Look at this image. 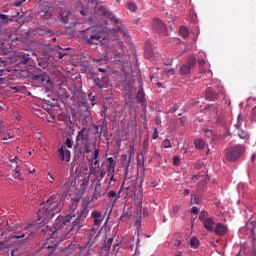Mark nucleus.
Masks as SVG:
<instances>
[{
	"instance_id": "ddd939ff",
	"label": "nucleus",
	"mask_w": 256,
	"mask_h": 256,
	"mask_svg": "<svg viewBox=\"0 0 256 256\" xmlns=\"http://www.w3.org/2000/svg\"><path fill=\"white\" fill-rule=\"evenodd\" d=\"M107 172H108V177H110V181H115V167H117V162L113 157L107 158Z\"/></svg>"
},
{
	"instance_id": "cd10ccee",
	"label": "nucleus",
	"mask_w": 256,
	"mask_h": 256,
	"mask_svg": "<svg viewBox=\"0 0 256 256\" xmlns=\"http://www.w3.org/2000/svg\"><path fill=\"white\" fill-rule=\"evenodd\" d=\"M101 182H98L95 186V189H94V193H93V196H92V199H99L101 198Z\"/></svg>"
},
{
	"instance_id": "e2e57ef3",
	"label": "nucleus",
	"mask_w": 256,
	"mask_h": 256,
	"mask_svg": "<svg viewBox=\"0 0 256 256\" xmlns=\"http://www.w3.org/2000/svg\"><path fill=\"white\" fill-rule=\"evenodd\" d=\"M191 213L193 215H199V208H197V206H193L191 209Z\"/></svg>"
},
{
	"instance_id": "a211bd4d",
	"label": "nucleus",
	"mask_w": 256,
	"mask_h": 256,
	"mask_svg": "<svg viewBox=\"0 0 256 256\" xmlns=\"http://www.w3.org/2000/svg\"><path fill=\"white\" fill-rule=\"evenodd\" d=\"M246 228L249 229L251 235H250V239L252 240V245L253 247H255V243H256V240H255V228H256V220H249L247 223H246Z\"/></svg>"
},
{
	"instance_id": "79ce46f5",
	"label": "nucleus",
	"mask_w": 256,
	"mask_h": 256,
	"mask_svg": "<svg viewBox=\"0 0 256 256\" xmlns=\"http://www.w3.org/2000/svg\"><path fill=\"white\" fill-rule=\"evenodd\" d=\"M43 53L44 55H48L49 51L53 50V47H51V44H44L42 45Z\"/></svg>"
},
{
	"instance_id": "72a5a7b5",
	"label": "nucleus",
	"mask_w": 256,
	"mask_h": 256,
	"mask_svg": "<svg viewBox=\"0 0 256 256\" xmlns=\"http://www.w3.org/2000/svg\"><path fill=\"white\" fill-rule=\"evenodd\" d=\"M105 129H108L107 128V118H103L100 131H96V134L98 135V137H101L103 135V131Z\"/></svg>"
},
{
	"instance_id": "5fc2aeb1",
	"label": "nucleus",
	"mask_w": 256,
	"mask_h": 256,
	"mask_svg": "<svg viewBox=\"0 0 256 256\" xmlns=\"http://www.w3.org/2000/svg\"><path fill=\"white\" fill-rule=\"evenodd\" d=\"M109 110V107L107 106V105H104L103 106V109H102V117L104 118V119H107V111Z\"/></svg>"
},
{
	"instance_id": "473e14b6",
	"label": "nucleus",
	"mask_w": 256,
	"mask_h": 256,
	"mask_svg": "<svg viewBox=\"0 0 256 256\" xmlns=\"http://www.w3.org/2000/svg\"><path fill=\"white\" fill-rule=\"evenodd\" d=\"M238 132V137L240 139H243L244 141H249V133L246 131L242 130L241 128L237 130Z\"/></svg>"
},
{
	"instance_id": "6ab92c4d",
	"label": "nucleus",
	"mask_w": 256,
	"mask_h": 256,
	"mask_svg": "<svg viewBox=\"0 0 256 256\" xmlns=\"http://www.w3.org/2000/svg\"><path fill=\"white\" fill-rule=\"evenodd\" d=\"M213 231L218 237H223V235L227 234L228 228L227 225L223 223H217Z\"/></svg>"
},
{
	"instance_id": "c756f323",
	"label": "nucleus",
	"mask_w": 256,
	"mask_h": 256,
	"mask_svg": "<svg viewBox=\"0 0 256 256\" xmlns=\"http://www.w3.org/2000/svg\"><path fill=\"white\" fill-rule=\"evenodd\" d=\"M38 15L40 18H42L44 21H47V19H51V13H49V10L47 8H44L40 12H38Z\"/></svg>"
},
{
	"instance_id": "dca6fc26",
	"label": "nucleus",
	"mask_w": 256,
	"mask_h": 256,
	"mask_svg": "<svg viewBox=\"0 0 256 256\" xmlns=\"http://www.w3.org/2000/svg\"><path fill=\"white\" fill-rule=\"evenodd\" d=\"M58 156L61 161H66L67 163L71 161V151L67 150L65 146H61L58 149Z\"/></svg>"
},
{
	"instance_id": "37998d69",
	"label": "nucleus",
	"mask_w": 256,
	"mask_h": 256,
	"mask_svg": "<svg viewBox=\"0 0 256 256\" xmlns=\"http://www.w3.org/2000/svg\"><path fill=\"white\" fill-rule=\"evenodd\" d=\"M137 165L138 167L140 166L141 171H142V177H145V161L137 160Z\"/></svg>"
},
{
	"instance_id": "4be33fe9",
	"label": "nucleus",
	"mask_w": 256,
	"mask_h": 256,
	"mask_svg": "<svg viewBox=\"0 0 256 256\" xmlns=\"http://www.w3.org/2000/svg\"><path fill=\"white\" fill-rule=\"evenodd\" d=\"M92 63H94V65L96 66V69L100 72V73H107V68H103L101 67L102 63H103V58H92Z\"/></svg>"
},
{
	"instance_id": "4c0bfd02",
	"label": "nucleus",
	"mask_w": 256,
	"mask_h": 256,
	"mask_svg": "<svg viewBox=\"0 0 256 256\" xmlns=\"http://www.w3.org/2000/svg\"><path fill=\"white\" fill-rule=\"evenodd\" d=\"M179 33L184 37V39H187V37H189V29H187V27L185 26L180 27Z\"/></svg>"
},
{
	"instance_id": "3c124183",
	"label": "nucleus",
	"mask_w": 256,
	"mask_h": 256,
	"mask_svg": "<svg viewBox=\"0 0 256 256\" xmlns=\"http://www.w3.org/2000/svg\"><path fill=\"white\" fill-rule=\"evenodd\" d=\"M173 165L174 167H179V165H181V158L179 156L174 157Z\"/></svg>"
},
{
	"instance_id": "c85d7f7f",
	"label": "nucleus",
	"mask_w": 256,
	"mask_h": 256,
	"mask_svg": "<svg viewBox=\"0 0 256 256\" xmlns=\"http://www.w3.org/2000/svg\"><path fill=\"white\" fill-rule=\"evenodd\" d=\"M111 245H113V238H108L104 241L102 250L105 251V253H109V251H111Z\"/></svg>"
},
{
	"instance_id": "b1692460",
	"label": "nucleus",
	"mask_w": 256,
	"mask_h": 256,
	"mask_svg": "<svg viewBox=\"0 0 256 256\" xmlns=\"http://www.w3.org/2000/svg\"><path fill=\"white\" fill-rule=\"evenodd\" d=\"M63 256H75V245L73 242L63 249Z\"/></svg>"
},
{
	"instance_id": "423d86ee",
	"label": "nucleus",
	"mask_w": 256,
	"mask_h": 256,
	"mask_svg": "<svg viewBox=\"0 0 256 256\" xmlns=\"http://www.w3.org/2000/svg\"><path fill=\"white\" fill-rule=\"evenodd\" d=\"M195 65H197V58L190 56L188 61L180 67V75L182 77H189L191 71L195 69Z\"/></svg>"
},
{
	"instance_id": "2eb2a0df",
	"label": "nucleus",
	"mask_w": 256,
	"mask_h": 256,
	"mask_svg": "<svg viewBox=\"0 0 256 256\" xmlns=\"http://www.w3.org/2000/svg\"><path fill=\"white\" fill-rule=\"evenodd\" d=\"M93 86L95 89H98L101 91V89H107L109 87V82L105 78H99V77H94L93 78Z\"/></svg>"
},
{
	"instance_id": "9b49d317",
	"label": "nucleus",
	"mask_w": 256,
	"mask_h": 256,
	"mask_svg": "<svg viewBox=\"0 0 256 256\" xmlns=\"http://www.w3.org/2000/svg\"><path fill=\"white\" fill-rule=\"evenodd\" d=\"M94 227H101L103 221H105V214L102 211L94 210L91 212Z\"/></svg>"
},
{
	"instance_id": "f257e3e1",
	"label": "nucleus",
	"mask_w": 256,
	"mask_h": 256,
	"mask_svg": "<svg viewBox=\"0 0 256 256\" xmlns=\"http://www.w3.org/2000/svg\"><path fill=\"white\" fill-rule=\"evenodd\" d=\"M61 209H63V206L58 203L57 194H53L45 203L40 204L37 211L38 221L47 219V217H53Z\"/></svg>"
},
{
	"instance_id": "f704fd0d",
	"label": "nucleus",
	"mask_w": 256,
	"mask_h": 256,
	"mask_svg": "<svg viewBox=\"0 0 256 256\" xmlns=\"http://www.w3.org/2000/svg\"><path fill=\"white\" fill-rule=\"evenodd\" d=\"M118 32L121 33L124 37H129V30H127V27L125 25H120L117 27Z\"/></svg>"
},
{
	"instance_id": "393cba45",
	"label": "nucleus",
	"mask_w": 256,
	"mask_h": 256,
	"mask_svg": "<svg viewBox=\"0 0 256 256\" xmlns=\"http://www.w3.org/2000/svg\"><path fill=\"white\" fill-rule=\"evenodd\" d=\"M5 61L0 58V85H3L5 81V76L7 75V70H5Z\"/></svg>"
},
{
	"instance_id": "7c9ffc66",
	"label": "nucleus",
	"mask_w": 256,
	"mask_h": 256,
	"mask_svg": "<svg viewBox=\"0 0 256 256\" xmlns=\"http://www.w3.org/2000/svg\"><path fill=\"white\" fill-rule=\"evenodd\" d=\"M29 61H31V56L27 53H21L20 54V62L23 63V65H29Z\"/></svg>"
},
{
	"instance_id": "864d4df0",
	"label": "nucleus",
	"mask_w": 256,
	"mask_h": 256,
	"mask_svg": "<svg viewBox=\"0 0 256 256\" xmlns=\"http://www.w3.org/2000/svg\"><path fill=\"white\" fill-rule=\"evenodd\" d=\"M78 7H81V8H82V10H80V14H81V15H83V16L87 15V8H84V7H83V3L79 2V3H78Z\"/></svg>"
},
{
	"instance_id": "f03ea898",
	"label": "nucleus",
	"mask_w": 256,
	"mask_h": 256,
	"mask_svg": "<svg viewBox=\"0 0 256 256\" xmlns=\"http://www.w3.org/2000/svg\"><path fill=\"white\" fill-rule=\"evenodd\" d=\"M86 127H83L77 134L74 149L79 155H87L91 153V140Z\"/></svg>"
},
{
	"instance_id": "774afa93",
	"label": "nucleus",
	"mask_w": 256,
	"mask_h": 256,
	"mask_svg": "<svg viewBox=\"0 0 256 256\" xmlns=\"http://www.w3.org/2000/svg\"><path fill=\"white\" fill-rule=\"evenodd\" d=\"M204 133L206 136L211 137L213 135V132L209 129H204Z\"/></svg>"
},
{
	"instance_id": "5701e85b",
	"label": "nucleus",
	"mask_w": 256,
	"mask_h": 256,
	"mask_svg": "<svg viewBox=\"0 0 256 256\" xmlns=\"http://www.w3.org/2000/svg\"><path fill=\"white\" fill-rule=\"evenodd\" d=\"M204 228L207 229L210 233H213L215 230V220L213 218H208L206 221L203 222Z\"/></svg>"
},
{
	"instance_id": "39448f33",
	"label": "nucleus",
	"mask_w": 256,
	"mask_h": 256,
	"mask_svg": "<svg viewBox=\"0 0 256 256\" xmlns=\"http://www.w3.org/2000/svg\"><path fill=\"white\" fill-rule=\"evenodd\" d=\"M244 153H245V146L238 144L236 146L229 148L226 151V159L231 163H235V161H238V159H241V157H243Z\"/></svg>"
},
{
	"instance_id": "6e6552de",
	"label": "nucleus",
	"mask_w": 256,
	"mask_h": 256,
	"mask_svg": "<svg viewBox=\"0 0 256 256\" xmlns=\"http://www.w3.org/2000/svg\"><path fill=\"white\" fill-rule=\"evenodd\" d=\"M135 146L131 145L129 150V156L127 154H123L121 156L122 165L124 167V177L129 175V167H131V159H133L135 153Z\"/></svg>"
},
{
	"instance_id": "a878e982",
	"label": "nucleus",
	"mask_w": 256,
	"mask_h": 256,
	"mask_svg": "<svg viewBox=\"0 0 256 256\" xmlns=\"http://www.w3.org/2000/svg\"><path fill=\"white\" fill-rule=\"evenodd\" d=\"M13 23V16L10 18L7 14H0V27Z\"/></svg>"
},
{
	"instance_id": "7ed1b4c3",
	"label": "nucleus",
	"mask_w": 256,
	"mask_h": 256,
	"mask_svg": "<svg viewBox=\"0 0 256 256\" xmlns=\"http://www.w3.org/2000/svg\"><path fill=\"white\" fill-rule=\"evenodd\" d=\"M39 231V227L35 224H28L23 227L22 231L14 234V239H24V241H31L35 239V234Z\"/></svg>"
},
{
	"instance_id": "aec40b11",
	"label": "nucleus",
	"mask_w": 256,
	"mask_h": 256,
	"mask_svg": "<svg viewBox=\"0 0 256 256\" xmlns=\"http://www.w3.org/2000/svg\"><path fill=\"white\" fill-rule=\"evenodd\" d=\"M206 101H217V97H219V95L217 94V92H215L213 89H211V87H207L206 89Z\"/></svg>"
},
{
	"instance_id": "a19ab883",
	"label": "nucleus",
	"mask_w": 256,
	"mask_h": 256,
	"mask_svg": "<svg viewBox=\"0 0 256 256\" xmlns=\"http://www.w3.org/2000/svg\"><path fill=\"white\" fill-rule=\"evenodd\" d=\"M243 121L244 119L241 117V114H238V117H237V122L236 124L234 125L235 129H241L242 125H243Z\"/></svg>"
},
{
	"instance_id": "0e129e2a",
	"label": "nucleus",
	"mask_w": 256,
	"mask_h": 256,
	"mask_svg": "<svg viewBox=\"0 0 256 256\" xmlns=\"http://www.w3.org/2000/svg\"><path fill=\"white\" fill-rule=\"evenodd\" d=\"M179 107L177 106V104H174L170 109H169V113H175L176 111H178Z\"/></svg>"
},
{
	"instance_id": "c03bdc74",
	"label": "nucleus",
	"mask_w": 256,
	"mask_h": 256,
	"mask_svg": "<svg viewBox=\"0 0 256 256\" xmlns=\"http://www.w3.org/2000/svg\"><path fill=\"white\" fill-rule=\"evenodd\" d=\"M14 171L16 173V179H19L20 181H22L23 176H21V167H19V165H16Z\"/></svg>"
},
{
	"instance_id": "680f3d73",
	"label": "nucleus",
	"mask_w": 256,
	"mask_h": 256,
	"mask_svg": "<svg viewBox=\"0 0 256 256\" xmlns=\"http://www.w3.org/2000/svg\"><path fill=\"white\" fill-rule=\"evenodd\" d=\"M27 0H16L14 3V7H21L23 3H25Z\"/></svg>"
},
{
	"instance_id": "ea45409f",
	"label": "nucleus",
	"mask_w": 256,
	"mask_h": 256,
	"mask_svg": "<svg viewBox=\"0 0 256 256\" xmlns=\"http://www.w3.org/2000/svg\"><path fill=\"white\" fill-rule=\"evenodd\" d=\"M201 203V198L195 196V194L191 195L190 205H199Z\"/></svg>"
},
{
	"instance_id": "9d476101",
	"label": "nucleus",
	"mask_w": 256,
	"mask_h": 256,
	"mask_svg": "<svg viewBox=\"0 0 256 256\" xmlns=\"http://www.w3.org/2000/svg\"><path fill=\"white\" fill-rule=\"evenodd\" d=\"M205 109H210L211 111H214V113H216V123L218 125H222L224 126L225 123L227 122V119L225 118L224 114H217V111L219 109V105L217 104H210L205 106Z\"/></svg>"
},
{
	"instance_id": "338daca9",
	"label": "nucleus",
	"mask_w": 256,
	"mask_h": 256,
	"mask_svg": "<svg viewBox=\"0 0 256 256\" xmlns=\"http://www.w3.org/2000/svg\"><path fill=\"white\" fill-rule=\"evenodd\" d=\"M5 133V126L3 125V121H0V135Z\"/></svg>"
},
{
	"instance_id": "4d7b16f0",
	"label": "nucleus",
	"mask_w": 256,
	"mask_h": 256,
	"mask_svg": "<svg viewBox=\"0 0 256 256\" xmlns=\"http://www.w3.org/2000/svg\"><path fill=\"white\" fill-rule=\"evenodd\" d=\"M179 121H180V124L181 126H185V124L187 123L188 119H187V116H182L179 118Z\"/></svg>"
},
{
	"instance_id": "603ef678",
	"label": "nucleus",
	"mask_w": 256,
	"mask_h": 256,
	"mask_svg": "<svg viewBox=\"0 0 256 256\" xmlns=\"http://www.w3.org/2000/svg\"><path fill=\"white\" fill-rule=\"evenodd\" d=\"M128 9L131 11V13H135V11H137V5H135V3H129Z\"/></svg>"
},
{
	"instance_id": "bb28decb",
	"label": "nucleus",
	"mask_w": 256,
	"mask_h": 256,
	"mask_svg": "<svg viewBox=\"0 0 256 256\" xmlns=\"http://www.w3.org/2000/svg\"><path fill=\"white\" fill-rule=\"evenodd\" d=\"M33 33L34 35H40L41 37H43V35H47V33H49V29H47V27L45 26H41L34 29Z\"/></svg>"
},
{
	"instance_id": "c9c22d12",
	"label": "nucleus",
	"mask_w": 256,
	"mask_h": 256,
	"mask_svg": "<svg viewBox=\"0 0 256 256\" xmlns=\"http://www.w3.org/2000/svg\"><path fill=\"white\" fill-rule=\"evenodd\" d=\"M211 217H209V212H207L206 210H202L200 212L199 215V220L204 223V221H207V219H210Z\"/></svg>"
},
{
	"instance_id": "6e6d98bb",
	"label": "nucleus",
	"mask_w": 256,
	"mask_h": 256,
	"mask_svg": "<svg viewBox=\"0 0 256 256\" xmlns=\"http://www.w3.org/2000/svg\"><path fill=\"white\" fill-rule=\"evenodd\" d=\"M114 59L115 61H121V52H119V50L114 51Z\"/></svg>"
},
{
	"instance_id": "49530a36",
	"label": "nucleus",
	"mask_w": 256,
	"mask_h": 256,
	"mask_svg": "<svg viewBox=\"0 0 256 256\" xmlns=\"http://www.w3.org/2000/svg\"><path fill=\"white\" fill-rule=\"evenodd\" d=\"M55 49H56V51H57V53H58V57H59L60 59H63V57H65V55H67L66 52L59 51V49H60V50L62 49L61 46L56 45V46H55Z\"/></svg>"
},
{
	"instance_id": "58836bf2",
	"label": "nucleus",
	"mask_w": 256,
	"mask_h": 256,
	"mask_svg": "<svg viewBox=\"0 0 256 256\" xmlns=\"http://www.w3.org/2000/svg\"><path fill=\"white\" fill-rule=\"evenodd\" d=\"M190 247L192 249H197L199 247V239H197V237H192L190 240Z\"/></svg>"
},
{
	"instance_id": "20e7f679",
	"label": "nucleus",
	"mask_w": 256,
	"mask_h": 256,
	"mask_svg": "<svg viewBox=\"0 0 256 256\" xmlns=\"http://www.w3.org/2000/svg\"><path fill=\"white\" fill-rule=\"evenodd\" d=\"M82 37L88 45H95V41H99L103 37V31L92 26L83 31Z\"/></svg>"
},
{
	"instance_id": "bf43d9fd",
	"label": "nucleus",
	"mask_w": 256,
	"mask_h": 256,
	"mask_svg": "<svg viewBox=\"0 0 256 256\" xmlns=\"http://www.w3.org/2000/svg\"><path fill=\"white\" fill-rule=\"evenodd\" d=\"M102 135L106 139V141H109V129L103 130Z\"/></svg>"
},
{
	"instance_id": "de8ad7c7",
	"label": "nucleus",
	"mask_w": 256,
	"mask_h": 256,
	"mask_svg": "<svg viewBox=\"0 0 256 256\" xmlns=\"http://www.w3.org/2000/svg\"><path fill=\"white\" fill-rule=\"evenodd\" d=\"M60 21L66 25V23H69V15L65 13L60 14Z\"/></svg>"
},
{
	"instance_id": "13d9d810",
	"label": "nucleus",
	"mask_w": 256,
	"mask_h": 256,
	"mask_svg": "<svg viewBox=\"0 0 256 256\" xmlns=\"http://www.w3.org/2000/svg\"><path fill=\"white\" fill-rule=\"evenodd\" d=\"M164 149H171V141L169 139L164 140Z\"/></svg>"
},
{
	"instance_id": "f3484780",
	"label": "nucleus",
	"mask_w": 256,
	"mask_h": 256,
	"mask_svg": "<svg viewBox=\"0 0 256 256\" xmlns=\"http://www.w3.org/2000/svg\"><path fill=\"white\" fill-rule=\"evenodd\" d=\"M90 171L91 174L98 179V183H101V181H103L107 175V172L101 171V167H90Z\"/></svg>"
},
{
	"instance_id": "69168bd1",
	"label": "nucleus",
	"mask_w": 256,
	"mask_h": 256,
	"mask_svg": "<svg viewBox=\"0 0 256 256\" xmlns=\"http://www.w3.org/2000/svg\"><path fill=\"white\" fill-rule=\"evenodd\" d=\"M158 138H159V131L157 130V128H154L152 139H158Z\"/></svg>"
},
{
	"instance_id": "e433bc0d",
	"label": "nucleus",
	"mask_w": 256,
	"mask_h": 256,
	"mask_svg": "<svg viewBox=\"0 0 256 256\" xmlns=\"http://www.w3.org/2000/svg\"><path fill=\"white\" fill-rule=\"evenodd\" d=\"M144 56L146 59H153V49L151 47H146L144 50Z\"/></svg>"
},
{
	"instance_id": "8fccbe9b",
	"label": "nucleus",
	"mask_w": 256,
	"mask_h": 256,
	"mask_svg": "<svg viewBox=\"0 0 256 256\" xmlns=\"http://www.w3.org/2000/svg\"><path fill=\"white\" fill-rule=\"evenodd\" d=\"M88 101H90V105H92V107H95V105L97 104V103L95 102V96H93L92 93H90V94L88 95Z\"/></svg>"
},
{
	"instance_id": "0eeeda50",
	"label": "nucleus",
	"mask_w": 256,
	"mask_h": 256,
	"mask_svg": "<svg viewBox=\"0 0 256 256\" xmlns=\"http://www.w3.org/2000/svg\"><path fill=\"white\" fill-rule=\"evenodd\" d=\"M151 26H152L153 31L156 32L158 35L167 37V35H168L167 25H165V22H163V20L155 17L152 20Z\"/></svg>"
},
{
	"instance_id": "09e8293b",
	"label": "nucleus",
	"mask_w": 256,
	"mask_h": 256,
	"mask_svg": "<svg viewBox=\"0 0 256 256\" xmlns=\"http://www.w3.org/2000/svg\"><path fill=\"white\" fill-rule=\"evenodd\" d=\"M108 197L109 199H113V197H115L116 199H119V193H117V191L115 190H110L108 192Z\"/></svg>"
},
{
	"instance_id": "2f4dec72",
	"label": "nucleus",
	"mask_w": 256,
	"mask_h": 256,
	"mask_svg": "<svg viewBox=\"0 0 256 256\" xmlns=\"http://www.w3.org/2000/svg\"><path fill=\"white\" fill-rule=\"evenodd\" d=\"M194 146L196 149L203 150V149H205V141L201 138H197L194 141Z\"/></svg>"
},
{
	"instance_id": "412c9836",
	"label": "nucleus",
	"mask_w": 256,
	"mask_h": 256,
	"mask_svg": "<svg viewBox=\"0 0 256 256\" xmlns=\"http://www.w3.org/2000/svg\"><path fill=\"white\" fill-rule=\"evenodd\" d=\"M95 243H97V239L90 238L82 249H87V254L93 255V253H95V250H93V245H95Z\"/></svg>"
},
{
	"instance_id": "1a4fd4ad",
	"label": "nucleus",
	"mask_w": 256,
	"mask_h": 256,
	"mask_svg": "<svg viewBox=\"0 0 256 256\" xmlns=\"http://www.w3.org/2000/svg\"><path fill=\"white\" fill-rule=\"evenodd\" d=\"M97 13L100 15V17H106V19H110L112 23H115L116 25L119 24V19H117L116 16H114L113 12L109 10L108 8L104 6H100L97 8Z\"/></svg>"
},
{
	"instance_id": "f8f14e48",
	"label": "nucleus",
	"mask_w": 256,
	"mask_h": 256,
	"mask_svg": "<svg viewBox=\"0 0 256 256\" xmlns=\"http://www.w3.org/2000/svg\"><path fill=\"white\" fill-rule=\"evenodd\" d=\"M31 79L32 81H35L40 85H45V83H51L49 76H47V73L43 71H40L38 74H32Z\"/></svg>"
},
{
	"instance_id": "052dcab7",
	"label": "nucleus",
	"mask_w": 256,
	"mask_h": 256,
	"mask_svg": "<svg viewBox=\"0 0 256 256\" xmlns=\"http://www.w3.org/2000/svg\"><path fill=\"white\" fill-rule=\"evenodd\" d=\"M99 160V150H95L93 153L92 161Z\"/></svg>"
},
{
	"instance_id": "a18cd8bd",
	"label": "nucleus",
	"mask_w": 256,
	"mask_h": 256,
	"mask_svg": "<svg viewBox=\"0 0 256 256\" xmlns=\"http://www.w3.org/2000/svg\"><path fill=\"white\" fill-rule=\"evenodd\" d=\"M65 145H66V147H68V149H72L73 148V137L69 136L68 138H66Z\"/></svg>"
},
{
	"instance_id": "4468645a",
	"label": "nucleus",
	"mask_w": 256,
	"mask_h": 256,
	"mask_svg": "<svg viewBox=\"0 0 256 256\" xmlns=\"http://www.w3.org/2000/svg\"><path fill=\"white\" fill-rule=\"evenodd\" d=\"M136 98L142 107L143 113H147V98H145V90H143V86L140 87Z\"/></svg>"
}]
</instances>
